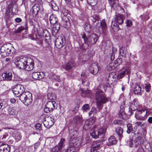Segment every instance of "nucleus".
I'll return each instance as SVG.
<instances>
[{
    "mask_svg": "<svg viewBox=\"0 0 152 152\" xmlns=\"http://www.w3.org/2000/svg\"><path fill=\"white\" fill-rule=\"evenodd\" d=\"M10 148L7 144L0 142V152H10Z\"/></svg>",
    "mask_w": 152,
    "mask_h": 152,
    "instance_id": "nucleus-17",
    "label": "nucleus"
},
{
    "mask_svg": "<svg viewBox=\"0 0 152 152\" xmlns=\"http://www.w3.org/2000/svg\"><path fill=\"white\" fill-rule=\"evenodd\" d=\"M109 3L112 8L116 10L119 7L118 0H108Z\"/></svg>",
    "mask_w": 152,
    "mask_h": 152,
    "instance_id": "nucleus-22",
    "label": "nucleus"
},
{
    "mask_svg": "<svg viewBox=\"0 0 152 152\" xmlns=\"http://www.w3.org/2000/svg\"><path fill=\"white\" fill-rule=\"evenodd\" d=\"M44 75L42 72H34L32 74V78L35 80H39L42 79L44 77Z\"/></svg>",
    "mask_w": 152,
    "mask_h": 152,
    "instance_id": "nucleus-19",
    "label": "nucleus"
},
{
    "mask_svg": "<svg viewBox=\"0 0 152 152\" xmlns=\"http://www.w3.org/2000/svg\"><path fill=\"white\" fill-rule=\"evenodd\" d=\"M113 123L115 124L121 125L122 124L123 121L121 120H116L114 121Z\"/></svg>",
    "mask_w": 152,
    "mask_h": 152,
    "instance_id": "nucleus-62",
    "label": "nucleus"
},
{
    "mask_svg": "<svg viewBox=\"0 0 152 152\" xmlns=\"http://www.w3.org/2000/svg\"><path fill=\"white\" fill-rule=\"evenodd\" d=\"M122 62V60L121 58H118L114 61V64L116 67L119 65Z\"/></svg>",
    "mask_w": 152,
    "mask_h": 152,
    "instance_id": "nucleus-50",
    "label": "nucleus"
},
{
    "mask_svg": "<svg viewBox=\"0 0 152 152\" xmlns=\"http://www.w3.org/2000/svg\"><path fill=\"white\" fill-rule=\"evenodd\" d=\"M89 69L90 73L94 75L96 74L99 72L98 66L95 63L92 64L90 66Z\"/></svg>",
    "mask_w": 152,
    "mask_h": 152,
    "instance_id": "nucleus-15",
    "label": "nucleus"
},
{
    "mask_svg": "<svg viewBox=\"0 0 152 152\" xmlns=\"http://www.w3.org/2000/svg\"><path fill=\"white\" fill-rule=\"evenodd\" d=\"M81 36L85 43H88L90 45L95 43L99 38L98 36L96 34H93L90 37L87 38L86 34L83 33L81 34Z\"/></svg>",
    "mask_w": 152,
    "mask_h": 152,
    "instance_id": "nucleus-5",
    "label": "nucleus"
},
{
    "mask_svg": "<svg viewBox=\"0 0 152 152\" xmlns=\"http://www.w3.org/2000/svg\"><path fill=\"white\" fill-rule=\"evenodd\" d=\"M94 122V119L92 118H90L86 121L85 124L89 126L92 125Z\"/></svg>",
    "mask_w": 152,
    "mask_h": 152,
    "instance_id": "nucleus-41",
    "label": "nucleus"
},
{
    "mask_svg": "<svg viewBox=\"0 0 152 152\" xmlns=\"http://www.w3.org/2000/svg\"><path fill=\"white\" fill-rule=\"evenodd\" d=\"M82 109L84 111H86L89 110V105L88 104H85L82 107Z\"/></svg>",
    "mask_w": 152,
    "mask_h": 152,
    "instance_id": "nucleus-56",
    "label": "nucleus"
},
{
    "mask_svg": "<svg viewBox=\"0 0 152 152\" xmlns=\"http://www.w3.org/2000/svg\"><path fill=\"white\" fill-rule=\"evenodd\" d=\"M75 151V148L74 147L69 146V148L67 149L66 152H74Z\"/></svg>",
    "mask_w": 152,
    "mask_h": 152,
    "instance_id": "nucleus-61",
    "label": "nucleus"
},
{
    "mask_svg": "<svg viewBox=\"0 0 152 152\" xmlns=\"http://www.w3.org/2000/svg\"><path fill=\"white\" fill-rule=\"evenodd\" d=\"M97 0H87L88 3L91 6H94L97 3Z\"/></svg>",
    "mask_w": 152,
    "mask_h": 152,
    "instance_id": "nucleus-44",
    "label": "nucleus"
},
{
    "mask_svg": "<svg viewBox=\"0 0 152 152\" xmlns=\"http://www.w3.org/2000/svg\"><path fill=\"white\" fill-rule=\"evenodd\" d=\"M5 113H4V114H6V111H7L8 113L10 115H14L16 114L17 112L15 109L13 107H11L9 106H6L4 108Z\"/></svg>",
    "mask_w": 152,
    "mask_h": 152,
    "instance_id": "nucleus-18",
    "label": "nucleus"
},
{
    "mask_svg": "<svg viewBox=\"0 0 152 152\" xmlns=\"http://www.w3.org/2000/svg\"><path fill=\"white\" fill-rule=\"evenodd\" d=\"M147 111L145 110H137L135 113V117L139 120H144L146 118Z\"/></svg>",
    "mask_w": 152,
    "mask_h": 152,
    "instance_id": "nucleus-11",
    "label": "nucleus"
},
{
    "mask_svg": "<svg viewBox=\"0 0 152 152\" xmlns=\"http://www.w3.org/2000/svg\"><path fill=\"white\" fill-rule=\"evenodd\" d=\"M0 55L2 57H5L10 55L14 54L15 52V50L12 45L10 43L4 44L0 49Z\"/></svg>",
    "mask_w": 152,
    "mask_h": 152,
    "instance_id": "nucleus-1",
    "label": "nucleus"
},
{
    "mask_svg": "<svg viewBox=\"0 0 152 152\" xmlns=\"http://www.w3.org/2000/svg\"><path fill=\"white\" fill-rule=\"evenodd\" d=\"M89 20L92 23L94 24L95 22L97 21L98 23H96L95 26H96L97 24H98V21L100 20V18L99 16L97 14H94L93 15H92L89 18Z\"/></svg>",
    "mask_w": 152,
    "mask_h": 152,
    "instance_id": "nucleus-23",
    "label": "nucleus"
},
{
    "mask_svg": "<svg viewBox=\"0 0 152 152\" xmlns=\"http://www.w3.org/2000/svg\"><path fill=\"white\" fill-rule=\"evenodd\" d=\"M92 146L94 148L98 149L100 146V145L99 142L96 141L93 142L92 144Z\"/></svg>",
    "mask_w": 152,
    "mask_h": 152,
    "instance_id": "nucleus-53",
    "label": "nucleus"
},
{
    "mask_svg": "<svg viewBox=\"0 0 152 152\" xmlns=\"http://www.w3.org/2000/svg\"><path fill=\"white\" fill-rule=\"evenodd\" d=\"M61 13L63 14L64 16H66L68 14V12L67 10L64 8H62L61 9Z\"/></svg>",
    "mask_w": 152,
    "mask_h": 152,
    "instance_id": "nucleus-55",
    "label": "nucleus"
},
{
    "mask_svg": "<svg viewBox=\"0 0 152 152\" xmlns=\"http://www.w3.org/2000/svg\"><path fill=\"white\" fill-rule=\"evenodd\" d=\"M90 45L88 43H85L80 45V49L83 51H86L87 49H88L89 47H90Z\"/></svg>",
    "mask_w": 152,
    "mask_h": 152,
    "instance_id": "nucleus-38",
    "label": "nucleus"
},
{
    "mask_svg": "<svg viewBox=\"0 0 152 152\" xmlns=\"http://www.w3.org/2000/svg\"><path fill=\"white\" fill-rule=\"evenodd\" d=\"M101 27L98 28V30L100 33H105L107 29V25L105 20H103L100 22Z\"/></svg>",
    "mask_w": 152,
    "mask_h": 152,
    "instance_id": "nucleus-16",
    "label": "nucleus"
},
{
    "mask_svg": "<svg viewBox=\"0 0 152 152\" xmlns=\"http://www.w3.org/2000/svg\"><path fill=\"white\" fill-rule=\"evenodd\" d=\"M22 23L24 25V26H21L20 28H19L17 29L16 31L17 33H19L20 32L22 31L25 30L27 29L28 28V20L26 19L24 22H23Z\"/></svg>",
    "mask_w": 152,
    "mask_h": 152,
    "instance_id": "nucleus-31",
    "label": "nucleus"
},
{
    "mask_svg": "<svg viewBox=\"0 0 152 152\" xmlns=\"http://www.w3.org/2000/svg\"><path fill=\"white\" fill-rule=\"evenodd\" d=\"M127 132L128 134H129L131 132H132L133 129L132 128V125L130 123L128 124L127 125Z\"/></svg>",
    "mask_w": 152,
    "mask_h": 152,
    "instance_id": "nucleus-49",
    "label": "nucleus"
},
{
    "mask_svg": "<svg viewBox=\"0 0 152 152\" xmlns=\"http://www.w3.org/2000/svg\"><path fill=\"white\" fill-rule=\"evenodd\" d=\"M51 6L52 8L55 11H58L59 10V8L55 3L54 1H51Z\"/></svg>",
    "mask_w": 152,
    "mask_h": 152,
    "instance_id": "nucleus-40",
    "label": "nucleus"
},
{
    "mask_svg": "<svg viewBox=\"0 0 152 152\" xmlns=\"http://www.w3.org/2000/svg\"><path fill=\"white\" fill-rule=\"evenodd\" d=\"M126 26L128 27H131L132 25V23L131 20H127L126 22Z\"/></svg>",
    "mask_w": 152,
    "mask_h": 152,
    "instance_id": "nucleus-64",
    "label": "nucleus"
},
{
    "mask_svg": "<svg viewBox=\"0 0 152 152\" xmlns=\"http://www.w3.org/2000/svg\"><path fill=\"white\" fill-rule=\"evenodd\" d=\"M81 78L82 82V83L83 84L85 82V81L86 80L87 78V76L84 72H83L81 74Z\"/></svg>",
    "mask_w": 152,
    "mask_h": 152,
    "instance_id": "nucleus-54",
    "label": "nucleus"
},
{
    "mask_svg": "<svg viewBox=\"0 0 152 152\" xmlns=\"http://www.w3.org/2000/svg\"><path fill=\"white\" fill-rule=\"evenodd\" d=\"M49 21L50 23L53 25H55V27H54L52 30V34L56 35L58 32L60 28L59 24L57 22V18L56 15L52 14L49 17Z\"/></svg>",
    "mask_w": 152,
    "mask_h": 152,
    "instance_id": "nucleus-4",
    "label": "nucleus"
},
{
    "mask_svg": "<svg viewBox=\"0 0 152 152\" xmlns=\"http://www.w3.org/2000/svg\"><path fill=\"white\" fill-rule=\"evenodd\" d=\"M54 121L53 116H49L45 118L43 123L46 128H49L54 124Z\"/></svg>",
    "mask_w": 152,
    "mask_h": 152,
    "instance_id": "nucleus-8",
    "label": "nucleus"
},
{
    "mask_svg": "<svg viewBox=\"0 0 152 152\" xmlns=\"http://www.w3.org/2000/svg\"><path fill=\"white\" fill-rule=\"evenodd\" d=\"M70 140L69 145L70 147H72L75 148L80 145V142L79 138L74 136V134L71 137Z\"/></svg>",
    "mask_w": 152,
    "mask_h": 152,
    "instance_id": "nucleus-12",
    "label": "nucleus"
},
{
    "mask_svg": "<svg viewBox=\"0 0 152 152\" xmlns=\"http://www.w3.org/2000/svg\"><path fill=\"white\" fill-rule=\"evenodd\" d=\"M12 136L15 139L16 142H18L21 139L22 136L18 132H15L12 134Z\"/></svg>",
    "mask_w": 152,
    "mask_h": 152,
    "instance_id": "nucleus-32",
    "label": "nucleus"
},
{
    "mask_svg": "<svg viewBox=\"0 0 152 152\" xmlns=\"http://www.w3.org/2000/svg\"><path fill=\"white\" fill-rule=\"evenodd\" d=\"M3 80L10 81L12 80V74L11 72H6L3 73L2 75Z\"/></svg>",
    "mask_w": 152,
    "mask_h": 152,
    "instance_id": "nucleus-25",
    "label": "nucleus"
},
{
    "mask_svg": "<svg viewBox=\"0 0 152 152\" xmlns=\"http://www.w3.org/2000/svg\"><path fill=\"white\" fill-rule=\"evenodd\" d=\"M43 36L45 37V41L46 46L48 45L49 43L48 42V40L50 38V34L48 31L47 30H44L42 33Z\"/></svg>",
    "mask_w": 152,
    "mask_h": 152,
    "instance_id": "nucleus-30",
    "label": "nucleus"
},
{
    "mask_svg": "<svg viewBox=\"0 0 152 152\" xmlns=\"http://www.w3.org/2000/svg\"><path fill=\"white\" fill-rule=\"evenodd\" d=\"M15 2L14 1H12L10 2L7 8L11 10L12 9L13 7L15 6Z\"/></svg>",
    "mask_w": 152,
    "mask_h": 152,
    "instance_id": "nucleus-52",
    "label": "nucleus"
},
{
    "mask_svg": "<svg viewBox=\"0 0 152 152\" xmlns=\"http://www.w3.org/2000/svg\"><path fill=\"white\" fill-rule=\"evenodd\" d=\"M66 40L63 37H58L55 42V45L57 48L61 49L65 45Z\"/></svg>",
    "mask_w": 152,
    "mask_h": 152,
    "instance_id": "nucleus-10",
    "label": "nucleus"
},
{
    "mask_svg": "<svg viewBox=\"0 0 152 152\" xmlns=\"http://www.w3.org/2000/svg\"><path fill=\"white\" fill-rule=\"evenodd\" d=\"M13 80L15 81H22V79L17 75L14 74Z\"/></svg>",
    "mask_w": 152,
    "mask_h": 152,
    "instance_id": "nucleus-51",
    "label": "nucleus"
},
{
    "mask_svg": "<svg viewBox=\"0 0 152 152\" xmlns=\"http://www.w3.org/2000/svg\"><path fill=\"white\" fill-rule=\"evenodd\" d=\"M124 17L122 15L118 14L115 15V20L119 24H121L124 22Z\"/></svg>",
    "mask_w": 152,
    "mask_h": 152,
    "instance_id": "nucleus-26",
    "label": "nucleus"
},
{
    "mask_svg": "<svg viewBox=\"0 0 152 152\" xmlns=\"http://www.w3.org/2000/svg\"><path fill=\"white\" fill-rule=\"evenodd\" d=\"M26 62V66L24 69L27 71L32 70L34 67V63L33 60L31 58H28Z\"/></svg>",
    "mask_w": 152,
    "mask_h": 152,
    "instance_id": "nucleus-14",
    "label": "nucleus"
},
{
    "mask_svg": "<svg viewBox=\"0 0 152 152\" xmlns=\"http://www.w3.org/2000/svg\"><path fill=\"white\" fill-rule=\"evenodd\" d=\"M99 137L104 136L106 132V129L104 128L99 129L97 131Z\"/></svg>",
    "mask_w": 152,
    "mask_h": 152,
    "instance_id": "nucleus-36",
    "label": "nucleus"
},
{
    "mask_svg": "<svg viewBox=\"0 0 152 152\" xmlns=\"http://www.w3.org/2000/svg\"><path fill=\"white\" fill-rule=\"evenodd\" d=\"M139 105V102L137 99H134L132 102L130 104L129 110L131 114L133 113L132 111H135L138 109Z\"/></svg>",
    "mask_w": 152,
    "mask_h": 152,
    "instance_id": "nucleus-13",
    "label": "nucleus"
},
{
    "mask_svg": "<svg viewBox=\"0 0 152 152\" xmlns=\"http://www.w3.org/2000/svg\"><path fill=\"white\" fill-rule=\"evenodd\" d=\"M56 104L55 102L53 101L48 102L45 105L44 111L45 112L48 113L56 108Z\"/></svg>",
    "mask_w": 152,
    "mask_h": 152,
    "instance_id": "nucleus-9",
    "label": "nucleus"
},
{
    "mask_svg": "<svg viewBox=\"0 0 152 152\" xmlns=\"http://www.w3.org/2000/svg\"><path fill=\"white\" fill-rule=\"evenodd\" d=\"M32 11L33 15H36L39 11L40 12L42 13L43 8L42 7H39L38 5L36 4L33 7Z\"/></svg>",
    "mask_w": 152,
    "mask_h": 152,
    "instance_id": "nucleus-20",
    "label": "nucleus"
},
{
    "mask_svg": "<svg viewBox=\"0 0 152 152\" xmlns=\"http://www.w3.org/2000/svg\"><path fill=\"white\" fill-rule=\"evenodd\" d=\"M75 121L77 124H81L83 121V119L81 115H76L75 118Z\"/></svg>",
    "mask_w": 152,
    "mask_h": 152,
    "instance_id": "nucleus-37",
    "label": "nucleus"
},
{
    "mask_svg": "<svg viewBox=\"0 0 152 152\" xmlns=\"http://www.w3.org/2000/svg\"><path fill=\"white\" fill-rule=\"evenodd\" d=\"M61 23L65 28H67L70 25L69 20L66 16H64L62 18Z\"/></svg>",
    "mask_w": 152,
    "mask_h": 152,
    "instance_id": "nucleus-28",
    "label": "nucleus"
},
{
    "mask_svg": "<svg viewBox=\"0 0 152 152\" xmlns=\"http://www.w3.org/2000/svg\"><path fill=\"white\" fill-rule=\"evenodd\" d=\"M111 27L113 29L114 28L115 29V28H118V26L117 25V24L116 23H113V22L111 24Z\"/></svg>",
    "mask_w": 152,
    "mask_h": 152,
    "instance_id": "nucleus-63",
    "label": "nucleus"
},
{
    "mask_svg": "<svg viewBox=\"0 0 152 152\" xmlns=\"http://www.w3.org/2000/svg\"><path fill=\"white\" fill-rule=\"evenodd\" d=\"M74 66V63L72 62L67 63L64 68L66 70H68L72 69Z\"/></svg>",
    "mask_w": 152,
    "mask_h": 152,
    "instance_id": "nucleus-39",
    "label": "nucleus"
},
{
    "mask_svg": "<svg viewBox=\"0 0 152 152\" xmlns=\"http://www.w3.org/2000/svg\"><path fill=\"white\" fill-rule=\"evenodd\" d=\"M116 132L119 137V139L122 137V134L123 133V129L121 127L119 126L117 127L115 130Z\"/></svg>",
    "mask_w": 152,
    "mask_h": 152,
    "instance_id": "nucleus-33",
    "label": "nucleus"
},
{
    "mask_svg": "<svg viewBox=\"0 0 152 152\" xmlns=\"http://www.w3.org/2000/svg\"><path fill=\"white\" fill-rule=\"evenodd\" d=\"M151 87V85L149 84H145V89L147 92H149L150 91Z\"/></svg>",
    "mask_w": 152,
    "mask_h": 152,
    "instance_id": "nucleus-57",
    "label": "nucleus"
},
{
    "mask_svg": "<svg viewBox=\"0 0 152 152\" xmlns=\"http://www.w3.org/2000/svg\"><path fill=\"white\" fill-rule=\"evenodd\" d=\"M95 98L96 101V104L98 107L107 101L108 99L106 97L104 93L100 89L96 90Z\"/></svg>",
    "mask_w": 152,
    "mask_h": 152,
    "instance_id": "nucleus-2",
    "label": "nucleus"
},
{
    "mask_svg": "<svg viewBox=\"0 0 152 152\" xmlns=\"http://www.w3.org/2000/svg\"><path fill=\"white\" fill-rule=\"evenodd\" d=\"M8 134L7 133H5L4 134L2 135L0 137V139L1 140H4L6 139H7L8 138Z\"/></svg>",
    "mask_w": 152,
    "mask_h": 152,
    "instance_id": "nucleus-59",
    "label": "nucleus"
},
{
    "mask_svg": "<svg viewBox=\"0 0 152 152\" xmlns=\"http://www.w3.org/2000/svg\"><path fill=\"white\" fill-rule=\"evenodd\" d=\"M81 91L83 94H85V96H88V94H89L91 92V91L89 90H86L82 89Z\"/></svg>",
    "mask_w": 152,
    "mask_h": 152,
    "instance_id": "nucleus-60",
    "label": "nucleus"
},
{
    "mask_svg": "<svg viewBox=\"0 0 152 152\" xmlns=\"http://www.w3.org/2000/svg\"><path fill=\"white\" fill-rule=\"evenodd\" d=\"M90 135L95 139H96L99 137L98 131L97 130H94L92 133L90 134Z\"/></svg>",
    "mask_w": 152,
    "mask_h": 152,
    "instance_id": "nucleus-43",
    "label": "nucleus"
},
{
    "mask_svg": "<svg viewBox=\"0 0 152 152\" xmlns=\"http://www.w3.org/2000/svg\"><path fill=\"white\" fill-rule=\"evenodd\" d=\"M108 142L109 145H111L116 144L117 141L115 137L111 136L108 139Z\"/></svg>",
    "mask_w": 152,
    "mask_h": 152,
    "instance_id": "nucleus-35",
    "label": "nucleus"
},
{
    "mask_svg": "<svg viewBox=\"0 0 152 152\" xmlns=\"http://www.w3.org/2000/svg\"><path fill=\"white\" fill-rule=\"evenodd\" d=\"M25 89L26 86L18 84L15 86V87L12 89V91L15 96L18 97L24 93Z\"/></svg>",
    "mask_w": 152,
    "mask_h": 152,
    "instance_id": "nucleus-6",
    "label": "nucleus"
},
{
    "mask_svg": "<svg viewBox=\"0 0 152 152\" xmlns=\"http://www.w3.org/2000/svg\"><path fill=\"white\" fill-rule=\"evenodd\" d=\"M11 11V10L7 8L5 16L7 19L9 18V17L10 16Z\"/></svg>",
    "mask_w": 152,
    "mask_h": 152,
    "instance_id": "nucleus-45",
    "label": "nucleus"
},
{
    "mask_svg": "<svg viewBox=\"0 0 152 152\" xmlns=\"http://www.w3.org/2000/svg\"><path fill=\"white\" fill-rule=\"evenodd\" d=\"M141 88L140 86L137 83H135L133 86V92L134 94L138 95L140 94Z\"/></svg>",
    "mask_w": 152,
    "mask_h": 152,
    "instance_id": "nucleus-21",
    "label": "nucleus"
},
{
    "mask_svg": "<svg viewBox=\"0 0 152 152\" xmlns=\"http://www.w3.org/2000/svg\"><path fill=\"white\" fill-rule=\"evenodd\" d=\"M96 113V110L95 108H92L89 112V115L90 116H93Z\"/></svg>",
    "mask_w": 152,
    "mask_h": 152,
    "instance_id": "nucleus-48",
    "label": "nucleus"
},
{
    "mask_svg": "<svg viewBox=\"0 0 152 152\" xmlns=\"http://www.w3.org/2000/svg\"><path fill=\"white\" fill-rule=\"evenodd\" d=\"M27 59L28 58L26 57L18 58L15 61V63L19 68L24 69Z\"/></svg>",
    "mask_w": 152,
    "mask_h": 152,
    "instance_id": "nucleus-7",
    "label": "nucleus"
},
{
    "mask_svg": "<svg viewBox=\"0 0 152 152\" xmlns=\"http://www.w3.org/2000/svg\"><path fill=\"white\" fill-rule=\"evenodd\" d=\"M119 52L120 53H122L124 54H125L126 53V50L124 47L121 46L119 48Z\"/></svg>",
    "mask_w": 152,
    "mask_h": 152,
    "instance_id": "nucleus-58",
    "label": "nucleus"
},
{
    "mask_svg": "<svg viewBox=\"0 0 152 152\" xmlns=\"http://www.w3.org/2000/svg\"><path fill=\"white\" fill-rule=\"evenodd\" d=\"M124 108L123 106H121L120 110L119 113V117L124 120H126L128 118L127 115L124 112Z\"/></svg>",
    "mask_w": 152,
    "mask_h": 152,
    "instance_id": "nucleus-27",
    "label": "nucleus"
},
{
    "mask_svg": "<svg viewBox=\"0 0 152 152\" xmlns=\"http://www.w3.org/2000/svg\"><path fill=\"white\" fill-rule=\"evenodd\" d=\"M19 99L26 105H29L32 102V94L28 92H26L19 96Z\"/></svg>",
    "mask_w": 152,
    "mask_h": 152,
    "instance_id": "nucleus-3",
    "label": "nucleus"
},
{
    "mask_svg": "<svg viewBox=\"0 0 152 152\" xmlns=\"http://www.w3.org/2000/svg\"><path fill=\"white\" fill-rule=\"evenodd\" d=\"M116 75L115 74L113 75L112 74H110L109 75L108 79V83L109 85L114 84V83L116 80Z\"/></svg>",
    "mask_w": 152,
    "mask_h": 152,
    "instance_id": "nucleus-24",
    "label": "nucleus"
},
{
    "mask_svg": "<svg viewBox=\"0 0 152 152\" xmlns=\"http://www.w3.org/2000/svg\"><path fill=\"white\" fill-rule=\"evenodd\" d=\"M49 78H50L52 80L58 82H60V79L59 76L56 74H52L50 75Z\"/></svg>",
    "mask_w": 152,
    "mask_h": 152,
    "instance_id": "nucleus-34",
    "label": "nucleus"
},
{
    "mask_svg": "<svg viewBox=\"0 0 152 152\" xmlns=\"http://www.w3.org/2000/svg\"><path fill=\"white\" fill-rule=\"evenodd\" d=\"M126 73H129V71L126 67H124L121 69L119 72L118 75V77L119 79H121L124 77Z\"/></svg>",
    "mask_w": 152,
    "mask_h": 152,
    "instance_id": "nucleus-29",
    "label": "nucleus"
},
{
    "mask_svg": "<svg viewBox=\"0 0 152 152\" xmlns=\"http://www.w3.org/2000/svg\"><path fill=\"white\" fill-rule=\"evenodd\" d=\"M91 26L87 23H85V29L87 32H88L91 31Z\"/></svg>",
    "mask_w": 152,
    "mask_h": 152,
    "instance_id": "nucleus-47",
    "label": "nucleus"
},
{
    "mask_svg": "<svg viewBox=\"0 0 152 152\" xmlns=\"http://www.w3.org/2000/svg\"><path fill=\"white\" fill-rule=\"evenodd\" d=\"M116 49L115 48H113L112 49V52L110 54V59L111 61H113L115 59V54L116 53Z\"/></svg>",
    "mask_w": 152,
    "mask_h": 152,
    "instance_id": "nucleus-42",
    "label": "nucleus"
},
{
    "mask_svg": "<svg viewBox=\"0 0 152 152\" xmlns=\"http://www.w3.org/2000/svg\"><path fill=\"white\" fill-rule=\"evenodd\" d=\"M64 140L65 139L64 138H62L61 139L59 142L58 144V145L56 146L57 147H58V150H60L61 148Z\"/></svg>",
    "mask_w": 152,
    "mask_h": 152,
    "instance_id": "nucleus-46",
    "label": "nucleus"
}]
</instances>
